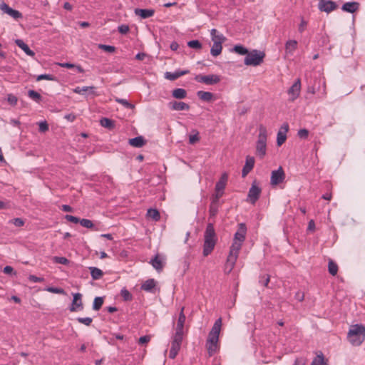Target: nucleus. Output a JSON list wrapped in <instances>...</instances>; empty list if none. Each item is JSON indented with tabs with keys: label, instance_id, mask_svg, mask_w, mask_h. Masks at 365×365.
I'll return each instance as SVG.
<instances>
[{
	"label": "nucleus",
	"instance_id": "nucleus-63",
	"mask_svg": "<svg viewBox=\"0 0 365 365\" xmlns=\"http://www.w3.org/2000/svg\"><path fill=\"white\" fill-rule=\"evenodd\" d=\"M150 340V336L148 335H145V336H140L139 338L138 343L140 344H144L149 342Z\"/></svg>",
	"mask_w": 365,
	"mask_h": 365
},
{
	"label": "nucleus",
	"instance_id": "nucleus-37",
	"mask_svg": "<svg viewBox=\"0 0 365 365\" xmlns=\"http://www.w3.org/2000/svg\"><path fill=\"white\" fill-rule=\"evenodd\" d=\"M232 51H233L239 55H246V56H247V53L249 52V51L247 48H245V46L240 45V44L235 45L232 48Z\"/></svg>",
	"mask_w": 365,
	"mask_h": 365
},
{
	"label": "nucleus",
	"instance_id": "nucleus-34",
	"mask_svg": "<svg viewBox=\"0 0 365 365\" xmlns=\"http://www.w3.org/2000/svg\"><path fill=\"white\" fill-rule=\"evenodd\" d=\"M172 95L175 98L184 99L187 96V92L183 88H176L173 91Z\"/></svg>",
	"mask_w": 365,
	"mask_h": 365
},
{
	"label": "nucleus",
	"instance_id": "nucleus-39",
	"mask_svg": "<svg viewBox=\"0 0 365 365\" xmlns=\"http://www.w3.org/2000/svg\"><path fill=\"white\" fill-rule=\"evenodd\" d=\"M147 215L155 221H158L160 217L159 212L156 209L152 208L148 210Z\"/></svg>",
	"mask_w": 365,
	"mask_h": 365
},
{
	"label": "nucleus",
	"instance_id": "nucleus-13",
	"mask_svg": "<svg viewBox=\"0 0 365 365\" xmlns=\"http://www.w3.org/2000/svg\"><path fill=\"white\" fill-rule=\"evenodd\" d=\"M289 130V125L284 123L282 125L279 130L277 135V144L278 146H281L287 139V133Z\"/></svg>",
	"mask_w": 365,
	"mask_h": 365
},
{
	"label": "nucleus",
	"instance_id": "nucleus-4",
	"mask_svg": "<svg viewBox=\"0 0 365 365\" xmlns=\"http://www.w3.org/2000/svg\"><path fill=\"white\" fill-rule=\"evenodd\" d=\"M267 130L263 125L259 126V135L256 143V155L263 158L267 153Z\"/></svg>",
	"mask_w": 365,
	"mask_h": 365
},
{
	"label": "nucleus",
	"instance_id": "nucleus-52",
	"mask_svg": "<svg viewBox=\"0 0 365 365\" xmlns=\"http://www.w3.org/2000/svg\"><path fill=\"white\" fill-rule=\"evenodd\" d=\"M36 79L37 81H40L41 80L53 81L55 80V77L51 74H41L38 75Z\"/></svg>",
	"mask_w": 365,
	"mask_h": 365
},
{
	"label": "nucleus",
	"instance_id": "nucleus-31",
	"mask_svg": "<svg viewBox=\"0 0 365 365\" xmlns=\"http://www.w3.org/2000/svg\"><path fill=\"white\" fill-rule=\"evenodd\" d=\"M197 96L200 100L205 102H209L213 98V94L208 91H197Z\"/></svg>",
	"mask_w": 365,
	"mask_h": 365
},
{
	"label": "nucleus",
	"instance_id": "nucleus-40",
	"mask_svg": "<svg viewBox=\"0 0 365 365\" xmlns=\"http://www.w3.org/2000/svg\"><path fill=\"white\" fill-rule=\"evenodd\" d=\"M103 304V297H96L94 299V301H93V309L96 310V311L99 310L101 308Z\"/></svg>",
	"mask_w": 365,
	"mask_h": 365
},
{
	"label": "nucleus",
	"instance_id": "nucleus-14",
	"mask_svg": "<svg viewBox=\"0 0 365 365\" xmlns=\"http://www.w3.org/2000/svg\"><path fill=\"white\" fill-rule=\"evenodd\" d=\"M247 233V227L245 223H240L238 229L234 235V240L244 242Z\"/></svg>",
	"mask_w": 365,
	"mask_h": 365
},
{
	"label": "nucleus",
	"instance_id": "nucleus-55",
	"mask_svg": "<svg viewBox=\"0 0 365 365\" xmlns=\"http://www.w3.org/2000/svg\"><path fill=\"white\" fill-rule=\"evenodd\" d=\"M209 212H210V217L215 216L217 212V207L216 203L214 201H212L210 205Z\"/></svg>",
	"mask_w": 365,
	"mask_h": 365
},
{
	"label": "nucleus",
	"instance_id": "nucleus-35",
	"mask_svg": "<svg viewBox=\"0 0 365 365\" xmlns=\"http://www.w3.org/2000/svg\"><path fill=\"white\" fill-rule=\"evenodd\" d=\"M222 43H219V42H215L213 43V45L210 49V53L213 56H219L222 50Z\"/></svg>",
	"mask_w": 365,
	"mask_h": 365
},
{
	"label": "nucleus",
	"instance_id": "nucleus-18",
	"mask_svg": "<svg viewBox=\"0 0 365 365\" xmlns=\"http://www.w3.org/2000/svg\"><path fill=\"white\" fill-rule=\"evenodd\" d=\"M134 12L135 15L145 19L153 16L155 14V10L152 9H135Z\"/></svg>",
	"mask_w": 365,
	"mask_h": 365
},
{
	"label": "nucleus",
	"instance_id": "nucleus-28",
	"mask_svg": "<svg viewBox=\"0 0 365 365\" xmlns=\"http://www.w3.org/2000/svg\"><path fill=\"white\" fill-rule=\"evenodd\" d=\"M145 143L143 136H137L135 138L129 139V144L135 148H141Z\"/></svg>",
	"mask_w": 365,
	"mask_h": 365
},
{
	"label": "nucleus",
	"instance_id": "nucleus-47",
	"mask_svg": "<svg viewBox=\"0 0 365 365\" xmlns=\"http://www.w3.org/2000/svg\"><path fill=\"white\" fill-rule=\"evenodd\" d=\"M187 46L190 48L200 49L202 47L201 43L198 40H192L187 42Z\"/></svg>",
	"mask_w": 365,
	"mask_h": 365
},
{
	"label": "nucleus",
	"instance_id": "nucleus-9",
	"mask_svg": "<svg viewBox=\"0 0 365 365\" xmlns=\"http://www.w3.org/2000/svg\"><path fill=\"white\" fill-rule=\"evenodd\" d=\"M301 91V81L300 79L298 78L293 83V85L289 88L288 94L289 95V100L291 101H294L297 99Z\"/></svg>",
	"mask_w": 365,
	"mask_h": 365
},
{
	"label": "nucleus",
	"instance_id": "nucleus-19",
	"mask_svg": "<svg viewBox=\"0 0 365 365\" xmlns=\"http://www.w3.org/2000/svg\"><path fill=\"white\" fill-rule=\"evenodd\" d=\"M237 259V257L234 256L232 254L229 255L227 258V262L225 266V271L227 273H230L233 269L235 262Z\"/></svg>",
	"mask_w": 365,
	"mask_h": 365
},
{
	"label": "nucleus",
	"instance_id": "nucleus-26",
	"mask_svg": "<svg viewBox=\"0 0 365 365\" xmlns=\"http://www.w3.org/2000/svg\"><path fill=\"white\" fill-rule=\"evenodd\" d=\"M227 179L228 176L227 173H223L215 185V191H223L226 186Z\"/></svg>",
	"mask_w": 365,
	"mask_h": 365
},
{
	"label": "nucleus",
	"instance_id": "nucleus-61",
	"mask_svg": "<svg viewBox=\"0 0 365 365\" xmlns=\"http://www.w3.org/2000/svg\"><path fill=\"white\" fill-rule=\"evenodd\" d=\"M308 135L309 131L305 128L300 129L298 131V136L301 138H307L308 137Z\"/></svg>",
	"mask_w": 365,
	"mask_h": 365
},
{
	"label": "nucleus",
	"instance_id": "nucleus-50",
	"mask_svg": "<svg viewBox=\"0 0 365 365\" xmlns=\"http://www.w3.org/2000/svg\"><path fill=\"white\" fill-rule=\"evenodd\" d=\"M53 262L64 265H67L69 263V260L64 257H54Z\"/></svg>",
	"mask_w": 365,
	"mask_h": 365
},
{
	"label": "nucleus",
	"instance_id": "nucleus-45",
	"mask_svg": "<svg viewBox=\"0 0 365 365\" xmlns=\"http://www.w3.org/2000/svg\"><path fill=\"white\" fill-rule=\"evenodd\" d=\"M80 224L81 226L86 228L92 229L94 227L93 222L88 219H81L80 220Z\"/></svg>",
	"mask_w": 365,
	"mask_h": 365
},
{
	"label": "nucleus",
	"instance_id": "nucleus-22",
	"mask_svg": "<svg viewBox=\"0 0 365 365\" xmlns=\"http://www.w3.org/2000/svg\"><path fill=\"white\" fill-rule=\"evenodd\" d=\"M359 4L356 1L346 2L343 4L342 10L349 13H354L359 9Z\"/></svg>",
	"mask_w": 365,
	"mask_h": 365
},
{
	"label": "nucleus",
	"instance_id": "nucleus-51",
	"mask_svg": "<svg viewBox=\"0 0 365 365\" xmlns=\"http://www.w3.org/2000/svg\"><path fill=\"white\" fill-rule=\"evenodd\" d=\"M79 323L90 326L93 322V319L91 317H78L76 319Z\"/></svg>",
	"mask_w": 365,
	"mask_h": 365
},
{
	"label": "nucleus",
	"instance_id": "nucleus-3",
	"mask_svg": "<svg viewBox=\"0 0 365 365\" xmlns=\"http://www.w3.org/2000/svg\"><path fill=\"white\" fill-rule=\"evenodd\" d=\"M204 237L203 255L207 256L214 250L216 244V235L212 223H209L207 225Z\"/></svg>",
	"mask_w": 365,
	"mask_h": 365
},
{
	"label": "nucleus",
	"instance_id": "nucleus-56",
	"mask_svg": "<svg viewBox=\"0 0 365 365\" xmlns=\"http://www.w3.org/2000/svg\"><path fill=\"white\" fill-rule=\"evenodd\" d=\"M65 218L68 221L75 223V224L80 223V220H81V219H79L78 217H77L76 216H73V215H66L65 216Z\"/></svg>",
	"mask_w": 365,
	"mask_h": 365
},
{
	"label": "nucleus",
	"instance_id": "nucleus-58",
	"mask_svg": "<svg viewBox=\"0 0 365 365\" xmlns=\"http://www.w3.org/2000/svg\"><path fill=\"white\" fill-rule=\"evenodd\" d=\"M307 26V21H306L303 18H302L301 22H300V24L299 25V28H298L299 32L301 34L303 33L304 31V30L306 29Z\"/></svg>",
	"mask_w": 365,
	"mask_h": 365
},
{
	"label": "nucleus",
	"instance_id": "nucleus-15",
	"mask_svg": "<svg viewBox=\"0 0 365 365\" xmlns=\"http://www.w3.org/2000/svg\"><path fill=\"white\" fill-rule=\"evenodd\" d=\"M0 9H1L2 11H4V13L7 14L8 15H9L10 16H11L12 18H14V19H18L19 18H21L22 17V14L21 13H20L19 11L17 10H14L13 9H11V7H9L5 3H2L1 5H0Z\"/></svg>",
	"mask_w": 365,
	"mask_h": 365
},
{
	"label": "nucleus",
	"instance_id": "nucleus-24",
	"mask_svg": "<svg viewBox=\"0 0 365 365\" xmlns=\"http://www.w3.org/2000/svg\"><path fill=\"white\" fill-rule=\"evenodd\" d=\"M210 35L213 43L219 42V43H222L226 40V38L222 34H220L215 29H211Z\"/></svg>",
	"mask_w": 365,
	"mask_h": 365
},
{
	"label": "nucleus",
	"instance_id": "nucleus-2",
	"mask_svg": "<svg viewBox=\"0 0 365 365\" xmlns=\"http://www.w3.org/2000/svg\"><path fill=\"white\" fill-rule=\"evenodd\" d=\"M347 339L353 346L361 345L365 339V327L358 324L351 326Z\"/></svg>",
	"mask_w": 365,
	"mask_h": 365
},
{
	"label": "nucleus",
	"instance_id": "nucleus-64",
	"mask_svg": "<svg viewBox=\"0 0 365 365\" xmlns=\"http://www.w3.org/2000/svg\"><path fill=\"white\" fill-rule=\"evenodd\" d=\"M29 279L32 282H35V283H37V282H43V278L42 277H36L35 275H29Z\"/></svg>",
	"mask_w": 365,
	"mask_h": 365
},
{
	"label": "nucleus",
	"instance_id": "nucleus-43",
	"mask_svg": "<svg viewBox=\"0 0 365 365\" xmlns=\"http://www.w3.org/2000/svg\"><path fill=\"white\" fill-rule=\"evenodd\" d=\"M28 96L29 98H31L36 102H39L41 100V95L38 92H36L34 90H29L28 91Z\"/></svg>",
	"mask_w": 365,
	"mask_h": 365
},
{
	"label": "nucleus",
	"instance_id": "nucleus-59",
	"mask_svg": "<svg viewBox=\"0 0 365 365\" xmlns=\"http://www.w3.org/2000/svg\"><path fill=\"white\" fill-rule=\"evenodd\" d=\"M118 31L122 34H126L129 31V26L126 24H122L118 27Z\"/></svg>",
	"mask_w": 365,
	"mask_h": 365
},
{
	"label": "nucleus",
	"instance_id": "nucleus-1",
	"mask_svg": "<svg viewBox=\"0 0 365 365\" xmlns=\"http://www.w3.org/2000/svg\"><path fill=\"white\" fill-rule=\"evenodd\" d=\"M222 327V319H217L209 332L206 347L210 356L215 354L220 349L219 336Z\"/></svg>",
	"mask_w": 365,
	"mask_h": 365
},
{
	"label": "nucleus",
	"instance_id": "nucleus-49",
	"mask_svg": "<svg viewBox=\"0 0 365 365\" xmlns=\"http://www.w3.org/2000/svg\"><path fill=\"white\" fill-rule=\"evenodd\" d=\"M98 48L108 53H113L115 51V47L110 45L99 44Z\"/></svg>",
	"mask_w": 365,
	"mask_h": 365
},
{
	"label": "nucleus",
	"instance_id": "nucleus-7",
	"mask_svg": "<svg viewBox=\"0 0 365 365\" xmlns=\"http://www.w3.org/2000/svg\"><path fill=\"white\" fill-rule=\"evenodd\" d=\"M195 80L200 83H203L206 85L217 84L220 81V77L216 74H211L207 76L197 75Z\"/></svg>",
	"mask_w": 365,
	"mask_h": 365
},
{
	"label": "nucleus",
	"instance_id": "nucleus-10",
	"mask_svg": "<svg viewBox=\"0 0 365 365\" xmlns=\"http://www.w3.org/2000/svg\"><path fill=\"white\" fill-rule=\"evenodd\" d=\"M73 299L69 308L72 312L81 311L83 309L82 302V294L81 293H75L73 294Z\"/></svg>",
	"mask_w": 365,
	"mask_h": 365
},
{
	"label": "nucleus",
	"instance_id": "nucleus-5",
	"mask_svg": "<svg viewBox=\"0 0 365 365\" xmlns=\"http://www.w3.org/2000/svg\"><path fill=\"white\" fill-rule=\"evenodd\" d=\"M264 57V52L253 49L247 53L245 58L244 63L246 66H257L263 62Z\"/></svg>",
	"mask_w": 365,
	"mask_h": 365
},
{
	"label": "nucleus",
	"instance_id": "nucleus-6",
	"mask_svg": "<svg viewBox=\"0 0 365 365\" xmlns=\"http://www.w3.org/2000/svg\"><path fill=\"white\" fill-rule=\"evenodd\" d=\"M183 338V331H175L172 338L171 348L169 353V357L175 359L180 349Z\"/></svg>",
	"mask_w": 365,
	"mask_h": 365
},
{
	"label": "nucleus",
	"instance_id": "nucleus-48",
	"mask_svg": "<svg viewBox=\"0 0 365 365\" xmlns=\"http://www.w3.org/2000/svg\"><path fill=\"white\" fill-rule=\"evenodd\" d=\"M115 101L122 104L126 108L132 109L134 108V106L133 104L130 103L126 99L116 98Z\"/></svg>",
	"mask_w": 365,
	"mask_h": 365
},
{
	"label": "nucleus",
	"instance_id": "nucleus-42",
	"mask_svg": "<svg viewBox=\"0 0 365 365\" xmlns=\"http://www.w3.org/2000/svg\"><path fill=\"white\" fill-rule=\"evenodd\" d=\"M200 140L199 133L196 130H192V134L189 136V143L190 144H195Z\"/></svg>",
	"mask_w": 365,
	"mask_h": 365
},
{
	"label": "nucleus",
	"instance_id": "nucleus-21",
	"mask_svg": "<svg viewBox=\"0 0 365 365\" xmlns=\"http://www.w3.org/2000/svg\"><path fill=\"white\" fill-rule=\"evenodd\" d=\"M297 41L296 40H288L285 43L286 55L292 56L297 48Z\"/></svg>",
	"mask_w": 365,
	"mask_h": 365
},
{
	"label": "nucleus",
	"instance_id": "nucleus-32",
	"mask_svg": "<svg viewBox=\"0 0 365 365\" xmlns=\"http://www.w3.org/2000/svg\"><path fill=\"white\" fill-rule=\"evenodd\" d=\"M89 269L91 271V275L93 280H98L101 279L103 275V271L99 268L95 267H90Z\"/></svg>",
	"mask_w": 365,
	"mask_h": 365
},
{
	"label": "nucleus",
	"instance_id": "nucleus-27",
	"mask_svg": "<svg viewBox=\"0 0 365 365\" xmlns=\"http://www.w3.org/2000/svg\"><path fill=\"white\" fill-rule=\"evenodd\" d=\"M242 243L243 242H242L236 241V240H233V242L230 247L229 255L232 254L234 256L238 257L239 252L241 250Z\"/></svg>",
	"mask_w": 365,
	"mask_h": 365
},
{
	"label": "nucleus",
	"instance_id": "nucleus-23",
	"mask_svg": "<svg viewBox=\"0 0 365 365\" xmlns=\"http://www.w3.org/2000/svg\"><path fill=\"white\" fill-rule=\"evenodd\" d=\"M183 311L184 307H182L177 321L175 331H183L184 324L186 319Z\"/></svg>",
	"mask_w": 365,
	"mask_h": 365
},
{
	"label": "nucleus",
	"instance_id": "nucleus-36",
	"mask_svg": "<svg viewBox=\"0 0 365 365\" xmlns=\"http://www.w3.org/2000/svg\"><path fill=\"white\" fill-rule=\"evenodd\" d=\"M311 365H328L327 361L324 359L322 353L317 354L313 359Z\"/></svg>",
	"mask_w": 365,
	"mask_h": 365
},
{
	"label": "nucleus",
	"instance_id": "nucleus-8",
	"mask_svg": "<svg viewBox=\"0 0 365 365\" xmlns=\"http://www.w3.org/2000/svg\"><path fill=\"white\" fill-rule=\"evenodd\" d=\"M285 175L282 167H279L277 170H273L271 173L270 182L272 185H277L282 182L284 180Z\"/></svg>",
	"mask_w": 365,
	"mask_h": 365
},
{
	"label": "nucleus",
	"instance_id": "nucleus-41",
	"mask_svg": "<svg viewBox=\"0 0 365 365\" xmlns=\"http://www.w3.org/2000/svg\"><path fill=\"white\" fill-rule=\"evenodd\" d=\"M328 270H329V272L334 276L337 274V272H338V266L337 264L334 262L332 260H329V264H328Z\"/></svg>",
	"mask_w": 365,
	"mask_h": 365
},
{
	"label": "nucleus",
	"instance_id": "nucleus-57",
	"mask_svg": "<svg viewBox=\"0 0 365 365\" xmlns=\"http://www.w3.org/2000/svg\"><path fill=\"white\" fill-rule=\"evenodd\" d=\"M259 282L262 285L267 287L269 282V275L261 276Z\"/></svg>",
	"mask_w": 365,
	"mask_h": 365
},
{
	"label": "nucleus",
	"instance_id": "nucleus-46",
	"mask_svg": "<svg viewBox=\"0 0 365 365\" xmlns=\"http://www.w3.org/2000/svg\"><path fill=\"white\" fill-rule=\"evenodd\" d=\"M46 290L51 293H54V294H65L64 289H63L62 288H58V287H48L46 289Z\"/></svg>",
	"mask_w": 365,
	"mask_h": 365
},
{
	"label": "nucleus",
	"instance_id": "nucleus-38",
	"mask_svg": "<svg viewBox=\"0 0 365 365\" xmlns=\"http://www.w3.org/2000/svg\"><path fill=\"white\" fill-rule=\"evenodd\" d=\"M100 123L101 125L106 128H108L110 130L114 128V122L109 118H103L101 119Z\"/></svg>",
	"mask_w": 365,
	"mask_h": 365
},
{
	"label": "nucleus",
	"instance_id": "nucleus-20",
	"mask_svg": "<svg viewBox=\"0 0 365 365\" xmlns=\"http://www.w3.org/2000/svg\"><path fill=\"white\" fill-rule=\"evenodd\" d=\"M237 259V257L234 256L232 254L229 255L227 258V262L225 266V271L227 273H230L233 269L235 262Z\"/></svg>",
	"mask_w": 365,
	"mask_h": 365
},
{
	"label": "nucleus",
	"instance_id": "nucleus-60",
	"mask_svg": "<svg viewBox=\"0 0 365 365\" xmlns=\"http://www.w3.org/2000/svg\"><path fill=\"white\" fill-rule=\"evenodd\" d=\"M7 101L8 102L11 104V105H16L17 101H18V99L17 98L14 96L13 94H9L8 96H7Z\"/></svg>",
	"mask_w": 365,
	"mask_h": 365
},
{
	"label": "nucleus",
	"instance_id": "nucleus-62",
	"mask_svg": "<svg viewBox=\"0 0 365 365\" xmlns=\"http://www.w3.org/2000/svg\"><path fill=\"white\" fill-rule=\"evenodd\" d=\"M11 222L16 227H21L24 225V220L21 218H14L11 220Z\"/></svg>",
	"mask_w": 365,
	"mask_h": 365
},
{
	"label": "nucleus",
	"instance_id": "nucleus-54",
	"mask_svg": "<svg viewBox=\"0 0 365 365\" xmlns=\"http://www.w3.org/2000/svg\"><path fill=\"white\" fill-rule=\"evenodd\" d=\"M38 130L41 133H45L48 130V125L46 121H41L38 123Z\"/></svg>",
	"mask_w": 365,
	"mask_h": 365
},
{
	"label": "nucleus",
	"instance_id": "nucleus-30",
	"mask_svg": "<svg viewBox=\"0 0 365 365\" xmlns=\"http://www.w3.org/2000/svg\"><path fill=\"white\" fill-rule=\"evenodd\" d=\"M155 285L156 282L155 279H149L142 284L141 288L146 292H153V289L155 288Z\"/></svg>",
	"mask_w": 365,
	"mask_h": 365
},
{
	"label": "nucleus",
	"instance_id": "nucleus-25",
	"mask_svg": "<svg viewBox=\"0 0 365 365\" xmlns=\"http://www.w3.org/2000/svg\"><path fill=\"white\" fill-rule=\"evenodd\" d=\"M15 43L21 48L28 56H34L35 53L31 50L29 47V46L24 42L21 39H16L15 41Z\"/></svg>",
	"mask_w": 365,
	"mask_h": 365
},
{
	"label": "nucleus",
	"instance_id": "nucleus-11",
	"mask_svg": "<svg viewBox=\"0 0 365 365\" xmlns=\"http://www.w3.org/2000/svg\"><path fill=\"white\" fill-rule=\"evenodd\" d=\"M318 7L322 11L330 13L337 8V5L331 0H319Z\"/></svg>",
	"mask_w": 365,
	"mask_h": 365
},
{
	"label": "nucleus",
	"instance_id": "nucleus-33",
	"mask_svg": "<svg viewBox=\"0 0 365 365\" xmlns=\"http://www.w3.org/2000/svg\"><path fill=\"white\" fill-rule=\"evenodd\" d=\"M150 263L157 271H161L163 269V262L159 258L158 255H155L154 258L150 260Z\"/></svg>",
	"mask_w": 365,
	"mask_h": 365
},
{
	"label": "nucleus",
	"instance_id": "nucleus-12",
	"mask_svg": "<svg viewBox=\"0 0 365 365\" xmlns=\"http://www.w3.org/2000/svg\"><path fill=\"white\" fill-rule=\"evenodd\" d=\"M260 193L261 189L256 185L252 184L248 192L247 200L252 204H255L259 199Z\"/></svg>",
	"mask_w": 365,
	"mask_h": 365
},
{
	"label": "nucleus",
	"instance_id": "nucleus-53",
	"mask_svg": "<svg viewBox=\"0 0 365 365\" xmlns=\"http://www.w3.org/2000/svg\"><path fill=\"white\" fill-rule=\"evenodd\" d=\"M120 295L125 301H130L132 299V294L126 289L121 290Z\"/></svg>",
	"mask_w": 365,
	"mask_h": 365
},
{
	"label": "nucleus",
	"instance_id": "nucleus-16",
	"mask_svg": "<svg viewBox=\"0 0 365 365\" xmlns=\"http://www.w3.org/2000/svg\"><path fill=\"white\" fill-rule=\"evenodd\" d=\"M189 70H176L175 72H165L164 76L169 81H175L177 78L189 73Z\"/></svg>",
	"mask_w": 365,
	"mask_h": 365
},
{
	"label": "nucleus",
	"instance_id": "nucleus-17",
	"mask_svg": "<svg viewBox=\"0 0 365 365\" xmlns=\"http://www.w3.org/2000/svg\"><path fill=\"white\" fill-rule=\"evenodd\" d=\"M255 165V158L251 156H247L245 164L242 170V176L245 178L252 170Z\"/></svg>",
	"mask_w": 365,
	"mask_h": 365
},
{
	"label": "nucleus",
	"instance_id": "nucleus-29",
	"mask_svg": "<svg viewBox=\"0 0 365 365\" xmlns=\"http://www.w3.org/2000/svg\"><path fill=\"white\" fill-rule=\"evenodd\" d=\"M170 108L174 110H187L190 108L188 104L184 102L175 101L170 103Z\"/></svg>",
	"mask_w": 365,
	"mask_h": 365
},
{
	"label": "nucleus",
	"instance_id": "nucleus-44",
	"mask_svg": "<svg viewBox=\"0 0 365 365\" xmlns=\"http://www.w3.org/2000/svg\"><path fill=\"white\" fill-rule=\"evenodd\" d=\"M95 89V87L93 86H83V87H76L73 91L76 93L81 94L83 92L91 91L92 93H93V90Z\"/></svg>",
	"mask_w": 365,
	"mask_h": 365
}]
</instances>
